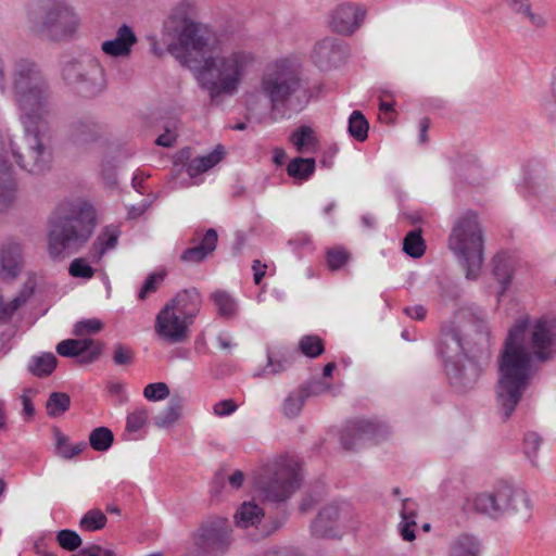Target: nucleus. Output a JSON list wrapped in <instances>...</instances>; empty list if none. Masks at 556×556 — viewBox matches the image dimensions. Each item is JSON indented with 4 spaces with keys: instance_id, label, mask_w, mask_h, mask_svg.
<instances>
[{
    "instance_id": "obj_3",
    "label": "nucleus",
    "mask_w": 556,
    "mask_h": 556,
    "mask_svg": "<svg viewBox=\"0 0 556 556\" xmlns=\"http://www.w3.org/2000/svg\"><path fill=\"white\" fill-rule=\"evenodd\" d=\"M473 326L477 333L476 348L464 341L462 330L455 321H447L441 327L438 352L444 359V370L450 383L459 392L473 388L491 357L486 321L476 318Z\"/></svg>"
},
{
    "instance_id": "obj_26",
    "label": "nucleus",
    "mask_w": 556,
    "mask_h": 556,
    "mask_svg": "<svg viewBox=\"0 0 556 556\" xmlns=\"http://www.w3.org/2000/svg\"><path fill=\"white\" fill-rule=\"evenodd\" d=\"M218 236L215 229L210 228L203 235L198 245L186 249L180 260L186 263H200L204 261L216 249Z\"/></svg>"
},
{
    "instance_id": "obj_46",
    "label": "nucleus",
    "mask_w": 556,
    "mask_h": 556,
    "mask_svg": "<svg viewBox=\"0 0 556 556\" xmlns=\"http://www.w3.org/2000/svg\"><path fill=\"white\" fill-rule=\"evenodd\" d=\"M119 231L116 228L106 227L97 238L94 248L98 250L100 256H102L106 250L112 249L116 245L118 240Z\"/></svg>"
},
{
    "instance_id": "obj_29",
    "label": "nucleus",
    "mask_w": 556,
    "mask_h": 556,
    "mask_svg": "<svg viewBox=\"0 0 556 556\" xmlns=\"http://www.w3.org/2000/svg\"><path fill=\"white\" fill-rule=\"evenodd\" d=\"M416 516L415 503L410 498L403 500L401 510L402 521L399 525V530L404 541L410 542L416 538Z\"/></svg>"
},
{
    "instance_id": "obj_11",
    "label": "nucleus",
    "mask_w": 556,
    "mask_h": 556,
    "mask_svg": "<svg viewBox=\"0 0 556 556\" xmlns=\"http://www.w3.org/2000/svg\"><path fill=\"white\" fill-rule=\"evenodd\" d=\"M521 507L529 509L527 493L521 489H514L507 483H501L493 492L480 493L472 498L475 511L494 519L507 511H519Z\"/></svg>"
},
{
    "instance_id": "obj_55",
    "label": "nucleus",
    "mask_w": 556,
    "mask_h": 556,
    "mask_svg": "<svg viewBox=\"0 0 556 556\" xmlns=\"http://www.w3.org/2000/svg\"><path fill=\"white\" fill-rule=\"evenodd\" d=\"M102 328V321L97 318L83 319L75 324L73 332L75 336L81 337L85 334L97 333Z\"/></svg>"
},
{
    "instance_id": "obj_37",
    "label": "nucleus",
    "mask_w": 556,
    "mask_h": 556,
    "mask_svg": "<svg viewBox=\"0 0 556 556\" xmlns=\"http://www.w3.org/2000/svg\"><path fill=\"white\" fill-rule=\"evenodd\" d=\"M55 447L58 453L66 458L72 459L76 455L80 454L87 447V443L81 441L74 445L70 443L68 437L64 435L60 430H55Z\"/></svg>"
},
{
    "instance_id": "obj_16",
    "label": "nucleus",
    "mask_w": 556,
    "mask_h": 556,
    "mask_svg": "<svg viewBox=\"0 0 556 556\" xmlns=\"http://www.w3.org/2000/svg\"><path fill=\"white\" fill-rule=\"evenodd\" d=\"M348 45L337 37H325L317 41L312 51V59L316 66L327 71L341 65L348 58Z\"/></svg>"
},
{
    "instance_id": "obj_60",
    "label": "nucleus",
    "mask_w": 556,
    "mask_h": 556,
    "mask_svg": "<svg viewBox=\"0 0 556 556\" xmlns=\"http://www.w3.org/2000/svg\"><path fill=\"white\" fill-rule=\"evenodd\" d=\"M439 296L444 301L459 299L460 290L453 282H440L439 285Z\"/></svg>"
},
{
    "instance_id": "obj_30",
    "label": "nucleus",
    "mask_w": 556,
    "mask_h": 556,
    "mask_svg": "<svg viewBox=\"0 0 556 556\" xmlns=\"http://www.w3.org/2000/svg\"><path fill=\"white\" fill-rule=\"evenodd\" d=\"M222 154L223 152L219 150L218 147L217 149H215L214 151L206 155L194 157L186 166L187 174L193 178L207 172L208 169H211L220 162Z\"/></svg>"
},
{
    "instance_id": "obj_43",
    "label": "nucleus",
    "mask_w": 556,
    "mask_h": 556,
    "mask_svg": "<svg viewBox=\"0 0 556 556\" xmlns=\"http://www.w3.org/2000/svg\"><path fill=\"white\" fill-rule=\"evenodd\" d=\"M106 516L98 508L88 510L80 519L79 526L83 530L93 532L100 530L106 525Z\"/></svg>"
},
{
    "instance_id": "obj_40",
    "label": "nucleus",
    "mask_w": 556,
    "mask_h": 556,
    "mask_svg": "<svg viewBox=\"0 0 556 556\" xmlns=\"http://www.w3.org/2000/svg\"><path fill=\"white\" fill-rule=\"evenodd\" d=\"M299 351L309 358H316L325 352V344L320 337L306 334L299 341Z\"/></svg>"
},
{
    "instance_id": "obj_51",
    "label": "nucleus",
    "mask_w": 556,
    "mask_h": 556,
    "mask_svg": "<svg viewBox=\"0 0 556 556\" xmlns=\"http://www.w3.org/2000/svg\"><path fill=\"white\" fill-rule=\"evenodd\" d=\"M94 271V268L83 257L73 260L68 267V273L74 278L91 279Z\"/></svg>"
},
{
    "instance_id": "obj_62",
    "label": "nucleus",
    "mask_w": 556,
    "mask_h": 556,
    "mask_svg": "<svg viewBox=\"0 0 556 556\" xmlns=\"http://www.w3.org/2000/svg\"><path fill=\"white\" fill-rule=\"evenodd\" d=\"M101 174H102L104 182L108 186H115L116 185L117 180H116V169H115V166H113V165H111L109 163L108 164H103L102 165Z\"/></svg>"
},
{
    "instance_id": "obj_42",
    "label": "nucleus",
    "mask_w": 556,
    "mask_h": 556,
    "mask_svg": "<svg viewBox=\"0 0 556 556\" xmlns=\"http://www.w3.org/2000/svg\"><path fill=\"white\" fill-rule=\"evenodd\" d=\"M71 397L64 392H52L47 401V414L50 417H59L68 410Z\"/></svg>"
},
{
    "instance_id": "obj_31",
    "label": "nucleus",
    "mask_w": 556,
    "mask_h": 556,
    "mask_svg": "<svg viewBox=\"0 0 556 556\" xmlns=\"http://www.w3.org/2000/svg\"><path fill=\"white\" fill-rule=\"evenodd\" d=\"M58 365V359L53 353H42L41 355L33 356L28 363L29 372L38 378L50 376Z\"/></svg>"
},
{
    "instance_id": "obj_25",
    "label": "nucleus",
    "mask_w": 556,
    "mask_h": 556,
    "mask_svg": "<svg viewBox=\"0 0 556 556\" xmlns=\"http://www.w3.org/2000/svg\"><path fill=\"white\" fill-rule=\"evenodd\" d=\"M16 198V181L5 156L0 155V211H7Z\"/></svg>"
},
{
    "instance_id": "obj_58",
    "label": "nucleus",
    "mask_w": 556,
    "mask_h": 556,
    "mask_svg": "<svg viewBox=\"0 0 556 556\" xmlns=\"http://www.w3.org/2000/svg\"><path fill=\"white\" fill-rule=\"evenodd\" d=\"M312 140L313 130L308 126H301L291 135V142L299 152H302L304 146L308 144Z\"/></svg>"
},
{
    "instance_id": "obj_1",
    "label": "nucleus",
    "mask_w": 556,
    "mask_h": 556,
    "mask_svg": "<svg viewBox=\"0 0 556 556\" xmlns=\"http://www.w3.org/2000/svg\"><path fill=\"white\" fill-rule=\"evenodd\" d=\"M188 3L178 7L165 23L166 34L174 39L167 51L194 72L199 87L208 93L212 101L236 94L256 62L255 53L236 48L212 55L220 49V36L210 25L188 16Z\"/></svg>"
},
{
    "instance_id": "obj_57",
    "label": "nucleus",
    "mask_w": 556,
    "mask_h": 556,
    "mask_svg": "<svg viewBox=\"0 0 556 556\" xmlns=\"http://www.w3.org/2000/svg\"><path fill=\"white\" fill-rule=\"evenodd\" d=\"M163 279L164 276L159 273H151L148 275L139 290L138 298L140 300H146L150 293H153L157 290V287L163 281Z\"/></svg>"
},
{
    "instance_id": "obj_45",
    "label": "nucleus",
    "mask_w": 556,
    "mask_h": 556,
    "mask_svg": "<svg viewBox=\"0 0 556 556\" xmlns=\"http://www.w3.org/2000/svg\"><path fill=\"white\" fill-rule=\"evenodd\" d=\"M288 244L299 256L312 254L315 250L312 237L306 232L296 233L288 241Z\"/></svg>"
},
{
    "instance_id": "obj_48",
    "label": "nucleus",
    "mask_w": 556,
    "mask_h": 556,
    "mask_svg": "<svg viewBox=\"0 0 556 556\" xmlns=\"http://www.w3.org/2000/svg\"><path fill=\"white\" fill-rule=\"evenodd\" d=\"M326 260L331 270H339L349 262L350 253L343 247L330 248L326 252Z\"/></svg>"
},
{
    "instance_id": "obj_35",
    "label": "nucleus",
    "mask_w": 556,
    "mask_h": 556,
    "mask_svg": "<svg viewBox=\"0 0 556 556\" xmlns=\"http://www.w3.org/2000/svg\"><path fill=\"white\" fill-rule=\"evenodd\" d=\"M87 67V56L81 59H74L65 62L62 66V78L63 80L76 88L78 80L83 77Z\"/></svg>"
},
{
    "instance_id": "obj_36",
    "label": "nucleus",
    "mask_w": 556,
    "mask_h": 556,
    "mask_svg": "<svg viewBox=\"0 0 556 556\" xmlns=\"http://www.w3.org/2000/svg\"><path fill=\"white\" fill-rule=\"evenodd\" d=\"M315 172V160L295 157L287 166V173L290 177L306 180Z\"/></svg>"
},
{
    "instance_id": "obj_61",
    "label": "nucleus",
    "mask_w": 556,
    "mask_h": 556,
    "mask_svg": "<svg viewBox=\"0 0 556 556\" xmlns=\"http://www.w3.org/2000/svg\"><path fill=\"white\" fill-rule=\"evenodd\" d=\"M237 408H238V405L235 403V401L227 399V400H222V401L217 402L213 406V412L218 417H226V416H229L232 413H235L237 410Z\"/></svg>"
},
{
    "instance_id": "obj_20",
    "label": "nucleus",
    "mask_w": 556,
    "mask_h": 556,
    "mask_svg": "<svg viewBox=\"0 0 556 556\" xmlns=\"http://www.w3.org/2000/svg\"><path fill=\"white\" fill-rule=\"evenodd\" d=\"M105 132V126L92 117L85 116L68 124L67 137L77 146L96 142Z\"/></svg>"
},
{
    "instance_id": "obj_28",
    "label": "nucleus",
    "mask_w": 556,
    "mask_h": 556,
    "mask_svg": "<svg viewBox=\"0 0 556 556\" xmlns=\"http://www.w3.org/2000/svg\"><path fill=\"white\" fill-rule=\"evenodd\" d=\"M296 352L288 348H281L277 352L267 351V367L263 375L279 374L290 367L296 358Z\"/></svg>"
},
{
    "instance_id": "obj_32",
    "label": "nucleus",
    "mask_w": 556,
    "mask_h": 556,
    "mask_svg": "<svg viewBox=\"0 0 556 556\" xmlns=\"http://www.w3.org/2000/svg\"><path fill=\"white\" fill-rule=\"evenodd\" d=\"M480 543L470 534H460L450 547V556H479Z\"/></svg>"
},
{
    "instance_id": "obj_14",
    "label": "nucleus",
    "mask_w": 556,
    "mask_h": 556,
    "mask_svg": "<svg viewBox=\"0 0 556 556\" xmlns=\"http://www.w3.org/2000/svg\"><path fill=\"white\" fill-rule=\"evenodd\" d=\"M390 434V427L377 419H354L341 432L344 450L353 451L368 444H376Z\"/></svg>"
},
{
    "instance_id": "obj_6",
    "label": "nucleus",
    "mask_w": 556,
    "mask_h": 556,
    "mask_svg": "<svg viewBox=\"0 0 556 556\" xmlns=\"http://www.w3.org/2000/svg\"><path fill=\"white\" fill-rule=\"evenodd\" d=\"M94 226L96 212L92 205L86 202L72 204L67 214L51 222L50 256L55 260L76 253L89 240Z\"/></svg>"
},
{
    "instance_id": "obj_5",
    "label": "nucleus",
    "mask_w": 556,
    "mask_h": 556,
    "mask_svg": "<svg viewBox=\"0 0 556 556\" xmlns=\"http://www.w3.org/2000/svg\"><path fill=\"white\" fill-rule=\"evenodd\" d=\"M13 100L20 111V119L31 126L45 121L50 113V86L40 66L28 58L14 61L11 72Z\"/></svg>"
},
{
    "instance_id": "obj_49",
    "label": "nucleus",
    "mask_w": 556,
    "mask_h": 556,
    "mask_svg": "<svg viewBox=\"0 0 556 556\" xmlns=\"http://www.w3.org/2000/svg\"><path fill=\"white\" fill-rule=\"evenodd\" d=\"M479 168L480 166L475 155H468L465 161L459 160L455 163V169L470 182L476 181V174L479 173Z\"/></svg>"
},
{
    "instance_id": "obj_13",
    "label": "nucleus",
    "mask_w": 556,
    "mask_h": 556,
    "mask_svg": "<svg viewBox=\"0 0 556 556\" xmlns=\"http://www.w3.org/2000/svg\"><path fill=\"white\" fill-rule=\"evenodd\" d=\"M192 540L197 556L222 555L231 544V525L227 518L210 517L200 525Z\"/></svg>"
},
{
    "instance_id": "obj_59",
    "label": "nucleus",
    "mask_w": 556,
    "mask_h": 556,
    "mask_svg": "<svg viewBox=\"0 0 556 556\" xmlns=\"http://www.w3.org/2000/svg\"><path fill=\"white\" fill-rule=\"evenodd\" d=\"M24 302V298L16 296L8 303H0V324H7Z\"/></svg>"
},
{
    "instance_id": "obj_41",
    "label": "nucleus",
    "mask_w": 556,
    "mask_h": 556,
    "mask_svg": "<svg viewBox=\"0 0 556 556\" xmlns=\"http://www.w3.org/2000/svg\"><path fill=\"white\" fill-rule=\"evenodd\" d=\"M403 250L407 255L414 258H419L425 254L426 243L421 237L420 230H412L405 236Z\"/></svg>"
},
{
    "instance_id": "obj_19",
    "label": "nucleus",
    "mask_w": 556,
    "mask_h": 556,
    "mask_svg": "<svg viewBox=\"0 0 556 556\" xmlns=\"http://www.w3.org/2000/svg\"><path fill=\"white\" fill-rule=\"evenodd\" d=\"M56 352L63 357H77L79 363L94 362L102 353V344L92 339H66L58 343Z\"/></svg>"
},
{
    "instance_id": "obj_8",
    "label": "nucleus",
    "mask_w": 556,
    "mask_h": 556,
    "mask_svg": "<svg viewBox=\"0 0 556 556\" xmlns=\"http://www.w3.org/2000/svg\"><path fill=\"white\" fill-rule=\"evenodd\" d=\"M39 20L29 14L31 29L50 40L70 39L79 26V17L66 0H41Z\"/></svg>"
},
{
    "instance_id": "obj_12",
    "label": "nucleus",
    "mask_w": 556,
    "mask_h": 556,
    "mask_svg": "<svg viewBox=\"0 0 556 556\" xmlns=\"http://www.w3.org/2000/svg\"><path fill=\"white\" fill-rule=\"evenodd\" d=\"M356 513L349 502L325 505L311 525L312 534L323 539H339L348 530L355 529Z\"/></svg>"
},
{
    "instance_id": "obj_17",
    "label": "nucleus",
    "mask_w": 556,
    "mask_h": 556,
    "mask_svg": "<svg viewBox=\"0 0 556 556\" xmlns=\"http://www.w3.org/2000/svg\"><path fill=\"white\" fill-rule=\"evenodd\" d=\"M366 9L353 2L337 5L330 13L329 26L340 35H352L364 22Z\"/></svg>"
},
{
    "instance_id": "obj_39",
    "label": "nucleus",
    "mask_w": 556,
    "mask_h": 556,
    "mask_svg": "<svg viewBox=\"0 0 556 556\" xmlns=\"http://www.w3.org/2000/svg\"><path fill=\"white\" fill-rule=\"evenodd\" d=\"M113 442L114 434L106 427H98L90 432L89 444L97 452L108 451Z\"/></svg>"
},
{
    "instance_id": "obj_15",
    "label": "nucleus",
    "mask_w": 556,
    "mask_h": 556,
    "mask_svg": "<svg viewBox=\"0 0 556 556\" xmlns=\"http://www.w3.org/2000/svg\"><path fill=\"white\" fill-rule=\"evenodd\" d=\"M191 326L167 304L159 312L155 319V332L168 343H181L188 339Z\"/></svg>"
},
{
    "instance_id": "obj_18",
    "label": "nucleus",
    "mask_w": 556,
    "mask_h": 556,
    "mask_svg": "<svg viewBox=\"0 0 556 556\" xmlns=\"http://www.w3.org/2000/svg\"><path fill=\"white\" fill-rule=\"evenodd\" d=\"M76 85V90L84 97L92 98L103 92L108 87L104 67L91 55L87 56V67Z\"/></svg>"
},
{
    "instance_id": "obj_64",
    "label": "nucleus",
    "mask_w": 556,
    "mask_h": 556,
    "mask_svg": "<svg viewBox=\"0 0 556 556\" xmlns=\"http://www.w3.org/2000/svg\"><path fill=\"white\" fill-rule=\"evenodd\" d=\"M81 555L85 556H114V553L110 549L103 548L99 545H91L80 551Z\"/></svg>"
},
{
    "instance_id": "obj_47",
    "label": "nucleus",
    "mask_w": 556,
    "mask_h": 556,
    "mask_svg": "<svg viewBox=\"0 0 556 556\" xmlns=\"http://www.w3.org/2000/svg\"><path fill=\"white\" fill-rule=\"evenodd\" d=\"M493 274L505 290L511 280V269L508 262L500 254L493 258Z\"/></svg>"
},
{
    "instance_id": "obj_44",
    "label": "nucleus",
    "mask_w": 556,
    "mask_h": 556,
    "mask_svg": "<svg viewBox=\"0 0 556 556\" xmlns=\"http://www.w3.org/2000/svg\"><path fill=\"white\" fill-rule=\"evenodd\" d=\"M181 407L179 399H172L168 405L157 415L156 425L167 427L174 424L180 416Z\"/></svg>"
},
{
    "instance_id": "obj_2",
    "label": "nucleus",
    "mask_w": 556,
    "mask_h": 556,
    "mask_svg": "<svg viewBox=\"0 0 556 556\" xmlns=\"http://www.w3.org/2000/svg\"><path fill=\"white\" fill-rule=\"evenodd\" d=\"M556 356V318H518L508 330L498 358L496 402L508 419L542 365Z\"/></svg>"
},
{
    "instance_id": "obj_22",
    "label": "nucleus",
    "mask_w": 556,
    "mask_h": 556,
    "mask_svg": "<svg viewBox=\"0 0 556 556\" xmlns=\"http://www.w3.org/2000/svg\"><path fill=\"white\" fill-rule=\"evenodd\" d=\"M137 41L134 29L123 24L117 28L115 38L102 42L101 50L112 58H128Z\"/></svg>"
},
{
    "instance_id": "obj_34",
    "label": "nucleus",
    "mask_w": 556,
    "mask_h": 556,
    "mask_svg": "<svg viewBox=\"0 0 556 556\" xmlns=\"http://www.w3.org/2000/svg\"><path fill=\"white\" fill-rule=\"evenodd\" d=\"M546 186V177L542 169L527 173L523 182L518 186L519 192L525 197L538 194Z\"/></svg>"
},
{
    "instance_id": "obj_23",
    "label": "nucleus",
    "mask_w": 556,
    "mask_h": 556,
    "mask_svg": "<svg viewBox=\"0 0 556 556\" xmlns=\"http://www.w3.org/2000/svg\"><path fill=\"white\" fill-rule=\"evenodd\" d=\"M321 391L323 387L320 382L301 386L291 391L282 404L283 415L288 418H295L302 412L305 401L312 395L319 394Z\"/></svg>"
},
{
    "instance_id": "obj_27",
    "label": "nucleus",
    "mask_w": 556,
    "mask_h": 556,
    "mask_svg": "<svg viewBox=\"0 0 556 556\" xmlns=\"http://www.w3.org/2000/svg\"><path fill=\"white\" fill-rule=\"evenodd\" d=\"M208 299L214 304L220 318L232 319L238 315V301L228 291L215 290L210 294Z\"/></svg>"
},
{
    "instance_id": "obj_7",
    "label": "nucleus",
    "mask_w": 556,
    "mask_h": 556,
    "mask_svg": "<svg viewBox=\"0 0 556 556\" xmlns=\"http://www.w3.org/2000/svg\"><path fill=\"white\" fill-rule=\"evenodd\" d=\"M483 232L478 215L468 211L459 216L448 238L450 249L460 258L467 279H476L483 263Z\"/></svg>"
},
{
    "instance_id": "obj_24",
    "label": "nucleus",
    "mask_w": 556,
    "mask_h": 556,
    "mask_svg": "<svg viewBox=\"0 0 556 556\" xmlns=\"http://www.w3.org/2000/svg\"><path fill=\"white\" fill-rule=\"evenodd\" d=\"M22 247L20 243L8 241L0 249V267L2 275L15 278L22 269Z\"/></svg>"
},
{
    "instance_id": "obj_54",
    "label": "nucleus",
    "mask_w": 556,
    "mask_h": 556,
    "mask_svg": "<svg viewBox=\"0 0 556 556\" xmlns=\"http://www.w3.org/2000/svg\"><path fill=\"white\" fill-rule=\"evenodd\" d=\"M143 395L149 401H162L169 395V388L165 382L149 383L143 389Z\"/></svg>"
},
{
    "instance_id": "obj_53",
    "label": "nucleus",
    "mask_w": 556,
    "mask_h": 556,
    "mask_svg": "<svg viewBox=\"0 0 556 556\" xmlns=\"http://www.w3.org/2000/svg\"><path fill=\"white\" fill-rule=\"evenodd\" d=\"M112 359L115 365H130L135 361V352L130 346H127L122 343H116L113 346Z\"/></svg>"
},
{
    "instance_id": "obj_56",
    "label": "nucleus",
    "mask_w": 556,
    "mask_h": 556,
    "mask_svg": "<svg viewBox=\"0 0 556 556\" xmlns=\"http://www.w3.org/2000/svg\"><path fill=\"white\" fill-rule=\"evenodd\" d=\"M542 443L541 437L535 432H529L523 439V450L527 457L530 459L532 465H536L535 457L538 450Z\"/></svg>"
},
{
    "instance_id": "obj_21",
    "label": "nucleus",
    "mask_w": 556,
    "mask_h": 556,
    "mask_svg": "<svg viewBox=\"0 0 556 556\" xmlns=\"http://www.w3.org/2000/svg\"><path fill=\"white\" fill-rule=\"evenodd\" d=\"M166 304L192 325L201 311L202 295L197 288L184 289Z\"/></svg>"
},
{
    "instance_id": "obj_9",
    "label": "nucleus",
    "mask_w": 556,
    "mask_h": 556,
    "mask_svg": "<svg viewBox=\"0 0 556 556\" xmlns=\"http://www.w3.org/2000/svg\"><path fill=\"white\" fill-rule=\"evenodd\" d=\"M300 464L294 457H280L264 468L265 477L258 481L265 500L285 502L300 488Z\"/></svg>"
},
{
    "instance_id": "obj_4",
    "label": "nucleus",
    "mask_w": 556,
    "mask_h": 556,
    "mask_svg": "<svg viewBox=\"0 0 556 556\" xmlns=\"http://www.w3.org/2000/svg\"><path fill=\"white\" fill-rule=\"evenodd\" d=\"M258 88L268 101L270 115L275 121L302 112L312 98V91L302 76L299 63L287 56L267 64Z\"/></svg>"
},
{
    "instance_id": "obj_38",
    "label": "nucleus",
    "mask_w": 556,
    "mask_h": 556,
    "mask_svg": "<svg viewBox=\"0 0 556 556\" xmlns=\"http://www.w3.org/2000/svg\"><path fill=\"white\" fill-rule=\"evenodd\" d=\"M349 134L363 142L368 137L369 124L361 111H353L349 118Z\"/></svg>"
},
{
    "instance_id": "obj_10",
    "label": "nucleus",
    "mask_w": 556,
    "mask_h": 556,
    "mask_svg": "<svg viewBox=\"0 0 556 556\" xmlns=\"http://www.w3.org/2000/svg\"><path fill=\"white\" fill-rule=\"evenodd\" d=\"M43 121H36L29 126L22 123L24 127L25 152L13 141L10 142L12 155L16 164L31 175H42L50 170L52 164V149L45 141L41 129Z\"/></svg>"
},
{
    "instance_id": "obj_52",
    "label": "nucleus",
    "mask_w": 556,
    "mask_h": 556,
    "mask_svg": "<svg viewBox=\"0 0 556 556\" xmlns=\"http://www.w3.org/2000/svg\"><path fill=\"white\" fill-rule=\"evenodd\" d=\"M148 412L144 408H137L128 414L125 430L128 434L137 433L147 422Z\"/></svg>"
},
{
    "instance_id": "obj_50",
    "label": "nucleus",
    "mask_w": 556,
    "mask_h": 556,
    "mask_svg": "<svg viewBox=\"0 0 556 556\" xmlns=\"http://www.w3.org/2000/svg\"><path fill=\"white\" fill-rule=\"evenodd\" d=\"M59 545L70 552L76 551L81 545V538L76 531L64 529L56 534Z\"/></svg>"
},
{
    "instance_id": "obj_33",
    "label": "nucleus",
    "mask_w": 556,
    "mask_h": 556,
    "mask_svg": "<svg viewBox=\"0 0 556 556\" xmlns=\"http://www.w3.org/2000/svg\"><path fill=\"white\" fill-rule=\"evenodd\" d=\"M264 516L263 509L251 502L243 503L235 515L239 527L248 528L258 523Z\"/></svg>"
},
{
    "instance_id": "obj_63",
    "label": "nucleus",
    "mask_w": 556,
    "mask_h": 556,
    "mask_svg": "<svg viewBox=\"0 0 556 556\" xmlns=\"http://www.w3.org/2000/svg\"><path fill=\"white\" fill-rule=\"evenodd\" d=\"M506 4L518 14L525 15L531 7L529 0H505Z\"/></svg>"
}]
</instances>
